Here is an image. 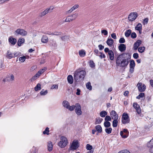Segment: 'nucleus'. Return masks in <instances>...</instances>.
<instances>
[{
  "mask_svg": "<svg viewBox=\"0 0 153 153\" xmlns=\"http://www.w3.org/2000/svg\"><path fill=\"white\" fill-rule=\"evenodd\" d=\"M131 55L128 53H123L119 55L116 60L117 66L122 68L127 67L128 63V59L131 58Z\"/></svg>",
  "mask_w": 153,
  "mask_h": 153,
  "instance_id": "obj_1",
  "label": "nucleus"
},
{
  "mask_svg": "<svg viewBox=\"0 0 153 153\" xmlns=\"http://www.w3.org/2000/svg\"><path fill=\"white\" fill-rule=\"evenodd\" d=\"M86 74V72L84 70H81L78 69L75 71L74 73V77L75 84L77 82L83 81Z\"/></svg>",
  "mask_w": 153,
  "mask_h": 153,
  "instance_id": "obj_2",
  "label": "nucleus"
},
{
  "mask_svg": "<svg viewBox=\"0 0 153 153\" xmlns=\"http://www.w3.org/2000/svg\"><path fill=\"white\" fill-rule=\"evenodd\" d=\"M61 141L59 143V146L61 148L65 147L68 143V140L66 137L62 136L60 138Z\"/></svg>",
  "mask_w": 153,
  "mask_h": 153,
  "instance_id": "obj_3",
  "label": "nucleus"
},
{
  "mask_svg": "<svg viewBox=\"0 0 153 153\" xmlns=\"http://www.w3.org/2000/svg\"><path fill=\"white\" fill-rule=\"evenodd\" d=\"M130 119L129 116L126 113H124L122 117V122L123 124L128 123L130 122Z\"/></svg>",
  "mask_w": 153,
  "mask_h": 153,
  "instance_id": "obj_4",
  "label": "nucleus"
},
{
  "mask_svg": "<svg viewBox=\"0 0 153 153\" xmlns=\"http://www.w3.org/2000/svg\"><path fill=\"white\" fill-rule=\"evenodd\" d=\"M138 16L136 12L131 13L129 15L128 19L129 21L132 22L134 21Z\"/></svg>",
  "mask_w": 153,
  "mask_h": 153,
  "instance_id": "obj_5",
  "label": "nucleus"
},
{
  "mask_svg": "<svg viewBox=\"0 0 153 153\" xmlns=\"http://www.w3.org/2000/svg\"><path fill=\"white\" fill-rule=\"evenodd\" d=\"M138 91L140 92H143L146 89V86L145 84L142 85V83L139 82L137 85Z\"/></svg>",
  "mask_w": 153,
  "mask_h": 153,
  "instance_id": "obj_6",
  "label": "nucleus"
},
{
  "mask_svg": "<svg viewBox=\"0 0 153 153\" xmlns=\"http://www.w3.org/2000/svg\"><path fill=\"white\" fill-rule=\"evenodd\" d=\"M15 32L22 36H26L27 34V32L22 29H18L15 31Z\"/></svg>",
  "mask_w": 153,
  "mask_h": 153,
  "instance_id": "obj_7",
  "label": "nucleus"
},
{
  "mask_svg": "<svg viewBox=\"0 0 153 153\" xmlns=\"http://www.w3.org/2000/svg\"><path fill=\"white\" fill-rule=\"evenodd\" d=\"M79 145L78 141H74L69 149L71 150H76L79 147Z\"/></svg>",
  "mask_w": 153,
  "mask_h": 153,
  "instance_id": "obj_8",
  "label": "nucleus"
},
{
  "mask_svg": "<svg viewBox=\"0 0 153 153\" xmlns=\"http://www.w3.org/2000/svg\"><path fill=\"white\" fill-rule=\"evenodd\" d=\"M110 115L112 119H118V115L116 111L114 110H112L110 112Z\"/></svg>",
  "mask_w": 153,
  "mask_h": 153,
  "instance_id": "obj_9",
  "label": "nucleus"
},
{
  "mask_svg": "<svg viewBox=\"0 0 153 153\" xmlns=\"http://www.w3.org/2000/svg\"><path fill=\"white\" fill-rule=\"evenodd\" d=\"M133 106L136 109L137 113L139 114L141 112V110L140 108V105L137 103L134 102L133 103Z\"/></svg>",
  "mask_w": 153,
  "mask_h": 153,
  "instance_id": "obj_10",
  "label": "nucleus"
},
{
  "mask_svg": "<svg viewBox=\"0 0 153 153\" xmlns=\"http://www.w3.org/2000/svg\"><path fill=\"white\" fill-rule=\"evenodd\" d=\"M8 42L10 45H14L16 43L17 40L16 39L10 36L8 39Z\"/></svg>",
  "mask_w": 153,
  "mask_h": 153,
  "instance_id": "obj_11",
  "label": "nucleus"
},
{
  "mask_svg": "<svg viewBox=\"0 0 153 153\" xmlns=\"http://www.w3.org/2000/svg\"><path fill=\"white\" fill-rule=\"evenodd\" d=\"M52 10V9L51 10L50 8H47L43 12L39 13V16L40 17L43 16L46 14H47L48 13L50 12V11Z\"/></svg>",
  "mask_w": 153,
  "mask_h": 153,
  "instance_id": "obj_12",
  "label": "nucleus"
},
{
  "mask_svg": "<svg viewBox=\"0 0 153 153\" xmlns=\"http://www.w3.org/2000/svg\"><path fill=\"white\" fill-rule=\"evenodd\" d=\"M147 147L150 148L149 150L151 152L153 153V140L152 139L147 143Z\"/></svg>",
  "mask_w": 153,
  "mask_h": 153,
  "instance_id": "obj_13",
  "label": "nucleus"
},
{
  "mask_svg": "<svg viewBox=\"0 0 153 153\" xmlns=\"http://www.w3.org/2000/svg\"><path fill=\"white\" fill-rule=\"evenodd\" d=\"M118 48L119 50L122 52L126 50V47L125 44H122L120 45Z\"/></svg>",
  "mask_w": 153,
  "mask_h": 153,
  "instance_id": "obj_14",
  "label": "nucleus"
},
{
  "mask_svg": "<svg viewBox=\"0 0 153 153\" xmlns=\"http://www.w3.org/2000/svg\"><path fill=\"white\" fill-rule=\"evenodd\" d=\"M106 43L110 47H111L113 44L114 40L111 38H108L106 42Z\"/></svg>",
  "mask_w": 153,
  "mask_h": 153,
  "instance_id": "obj_15",
  "label": "nucleus"
},
{
  "mask_svg": "<svg viewBox=\"0 0 153 153\" xmlns=\"http://www.w3.org/2000/svg\"><path fill=\"white\" fill-rule=\"evenodd\" d=\"M53 149V145L51 141H49L48 143V150L49 152H51Z\"/></svg>",
  "mask_w": 153,
  "mask_h": 153,
  "instance_id": "obj_16",
  "label": "nucleus"
},
{
  "mask_svg": "<svg viewBox=\"0 0 153 153\" xmlns=\"http://www.w3.org/2000/svg\"><path fill=\"white\" fill-rule=\"evenodd\" d=\"M6 54V56L7 58L9 59H11L12 58H14L13 53L12 54L9 50L7 51Z\"/></svg>",
  "mask_w": 153,
  "mask_h": 153,
  "instance_id": "obj_17",
  "label": "nucleus"
},
{
  "mask_svg": "<svg viewBox=\"0 0 153 153\" xmlns=\"http://www.w3.org/2000/svg\"><path fill=\"white\" fill-rule=\"evenodd\" d=\"M25 42V39L23 38H20L19 39L17 42V44L19 47L21 46L22 44H23Z\"/></svg>",
  "mask_w": 153,
  "mask_h": 153,
  "instance_id": "obj_18",
  "label": "nucleus"
},
{
  "mask_svg": "<svg viewBox=\"0 0 153 153\" xmlns=\"http://www.w3.org/2000/svg\"><path fill=\"white\" fill-rule=\"evenodd\" d=\"M48 37L46 35H43L42 39V42L44 43H46L48 42Z\"/></svg>",
  "mask_w": 153,
  "mask_h": 153,
  "instance_id": "obj_19",
  "label": "nucleus"
},
{
  "mask_svg": "<svg viewBox=\"0 0 153 153\" xmlns=\"http://www.w3.org/2000/svg\"><path fill=\"white\" fill-rule=\"evenodd\" d=\"M67 80L68 82L70 84H72L73 83V78L71 75H70L68 76Z\"/></svg>",
  "mask_w": 153,
  "mask_h": 153,
  "instance_id": "obj_20",
  "label": "nucleus"
},
{
  "mask_svg": "<svg viewBox=\"0 0 153 153\" xmlns=\"http://www.w3.org/2000/svg\"><path fill=\"white\" fill-rule=\"evenodd\" d=\"M109 59L111 60H113L114 58V54L112 50H110V52L108 53Z\"/></svg>",
  "mask_w": 153,
  "mask_h": 153,
  "instance_id": "obj_21",
  "label": "nucleus"
},
{
  "mask_svg": "<svg viewBox=\"0 0 153 153\" xmlns=\"http://www.w3.org/2000/svg\"><path fill=\"white\" fill-rule=\"evenodd\" d=\"M95 128L96 131H97L99 133H100L102 131V128L101 126L100 125H98L96 126Z\"/></svg>",
  "mask_w": 153,
  "mask_h": 153,
  "instance_id": "obj_22",
  "label": "nucleus"
},
{
  "mask_svg": "<svg viewBox=\"0 0 153 153\" xmlns=\"http://www.w3.org/2000/svg\"><path fill=\"white\" fill-rule=\"evenodd\" d=\"M79 7V5L78 4H76L74 6L70 9L68 11V13H70L72 12L75 9Z\"/></svg>",
  "mask_w": 153,
  "mask_h": 153,
  "instance_id": "obj_23",
  "label": "nucleus"
},
{
  "mask_svg": "<svg viewBox=\"0 0 153 153\" xmlns=\"http://www.w3.org/2000/svg\"><path fill=\"white\" fill-rule=\"evenodd\" d=\"M62 104L63 106L66 108H68V107L69 105V104L68 102L66 100L63 101L62 102Z\"/></svg>",
  "mask_w": 153,
  "mask_h": 153,
  "instance_id": "obj_24",
  "label": "nucleus"
},
{
  "mask_svg": "<svg viewBox=\"0 0 153 153\" xmlns=\"http://www.w3.org/2000/svg\"><path fill=\"white\" fill-rule=\"evenodd\" d=\"M118 119H114L112 121V126L113 127H116L118 125Z\"/></svg>",
  "mask_w": 153,
  "mask_h": 153,
  "instance_id": "obj_25",
  "label": "nucleus"
},
{
  "mask_svg": "<svg viewBox=\"0 0 153 153\" xmlns=\"http://www.w3.org/2000/svg\"><path fill=\"white\" fill-rule=\"evenodd\" d=\"M131 33V30L130 29L127 30L126 31L125 33V36L127 37H128Z\"/></svg>",
  "mask_w": 153,
  "mask_h": 153,
  "instance_id": "obj_26",
  "label": "nucleus"
},
{
  "mask_svg": "<svg viewBox=\"0 0 153 153\" xmlns=\"http://www.w3.org/2000/svg\"><path fill=\"white\" fill-rule=\"evenodd\" d=\"M135 30H142V25L140 23H139L135 27Z\"/></svg>",
  "mask_w": 153,
  "mask_h": 153,
  "instance_id": "obj_27",
  "label": "nucleus"
},
{
  "mask_svg": "<svg viewBox=\"0 0 153 153\" xmlns=\"http://www.w3.org/2000/svg\"><path fill=\"white\" fill-rule=\"evenodd\" d=\"M103 120V119L102 118H100L99 117L98 118V119H97V118H96V121L95 123V124L96 125L98 124H100L102 121Z\"/></svg>",
  "mask_w": 153,
  "mask_h": 153,
  "instance_id": "obj_28",
  "label": "nucleus"
},
{
  "mask_svg": "<svg viewBox=\"0 0 153 153\" xmlns=\"http://www.w3.org/2000/svg\"><path fill=\"white\" fill-rule=\"evenodd\" d=\"M107 114V112L105 111H101L100 113V116L102 117H105Z\"/></svg>",
  "mask_w": 153,
  "mask_h": 153,
  "instance_id": "obj_29",
  "label": "nucleus"
},
{
  "mask_svg": "<svg viewBox=\"0 0 153 153\" xmlns=\"http://www.w3.org/2000/svg\"><path fill=\"white\" fill-rule=\"evenodd\" d=\"M135 63L134 61L133 60H131L130 61L129 64L130 68H134L135 66Z\"/></svg>",
  "mask_w": 153,
  "mask_h": 153,
  "instance_id": "obj_30",
  "label": "nucleus"
},
{
  "mask_svg": "<svg viewBox=\"0 0 153 153\" xmlns=\"http://www.w3.org/2000/svg\"><path fill=\"white\" fill-rule=\"evenodd\" d=\"M104 125L105 127L109 128L111 126V123L109 121H105L104 123Z\"/></svg>",
  "mask_w": 153,
  "mask_h": 153,
  "instance_id": "obj_31",
  "label": "nucleus"
},
{
  "mask_svg": "<svg viewBox=\"0 0 153 153\" xmlns=\"http://www.w3.org/2000/svg\"><path fill=\"white\" fill-rule=\"evenodd\" d=\"M79 55L80 56H84L85 55V53L84 50H81L79 51Z\"/></svg>",
  "mask_w": 153,
  "mask_h": 153,
  "instance_id": "obj_32",
  "label": "nucleus"
},
{
  "mask_svg": "<svg viewBox=\"0 0 153 153\" xmlns=\"http://www.w3.org/2000/svg\"><path fill=\"white\" fill-rule=\"evenodd\" d=\"M144 97H145V94L144 93L141 92L136 97V98L138 99H139L141 98H143Z\"/></svg>",
  "mask_w": 153,
  "mask_h": 153,
  "instance_id": "obj_33",
  "label": "nucleus"
},
{
  "mask_svg": "<svg viewBox=\"0 0 153 153\" xmlns=\"http://www.w3.org/2000/svg\"><path fill=\"white\" fill-rule=\"evenodd\" d=\"M89 65L91 68H94L95 67V65L94 61L93 60H90L89 61Z\"/></svg>",
  "mask_w": 153,
  "mask_h": 153,
  "instance_id": "obj_34",
  "label": "nucleus"
},
{
  "mask_svg": "<svg viewBox=\"0 0 153 153\" xmlns=\"http://www.w3.org/2000/svg\"><path fill=\"white\" fill-rule=\"evenodd\" d=\"M145 49L144 46L140 47L138 48V51L140 53H142L144 52Z\"/></svg>",
  "mask_w": 153,
  "mask_h": 153,
  "instance_id": "obj_35",
  "label": "nucleus"
},
{
  "mask_svg": "<svg viewBox=\"0 0 153 153\" xmlns=\"http://www.w3.org/2000/svg\"><path fill=\"white\" fill-rule=\"evenodd\" d=\"M86 87L89 90H91L92 89V87L91 85V83L90 82H88L86 84Z\"/></svg>",
  "mask_w": 153,
  "mask_h": 153,
  "instance_id": "obj_36",
  "label": "nucleus"
},
{
  "mask_svg": "<svg viewBox=\"0 0 153 153\" xmlns=\"http://www.w3.org/2000/svg\"><path fill=\"white\" fill-rule=\"evenodd\" d=\"M41 89V84L39 83H38L34 88V89L35 91H37L38 90H40Z\"/></svg>",
  "mask_w": 153,
  "mask_h": 153,
  "instance_id": "obj_37",
  "label": "nucleus"
},
{
  "mask_svg": "<svg viewBox=\"0 0 153 153\" xmlns=\"http://www.w3.org/2000/svg\"><path fill=\"white\" fill-rule=\"evenodd\" d=\"M112 130V129L111 128H107L105 129L106 133L108 134L111 133Z\"/></svg>",
  "mask_w": 153,
  "mask_h": 153,
  "instance_id": "obj_38",
  "label": "nucleus"
},
{
  "mask_svg": "<svg viewBox=\"0 0 153 153\" xmlns=\"http://www.w3.org/2000/svg\"><path fill=\"white\" fill-rule=\"evenodd\" d=\"M81 108V106L80 104L79 103H76L75 104V111H76Z\"/></svg>",
  "mask_w": 153,
  "mask_h": 153,
  "instance_id": "obj_39",
  "label": "nucleus"
},
{
  "mask_svg": "<svg viewBox=\"0 0 153 153\" xmlns=\"http://www.w3.org/2000/svg\"><path fill=\"white\" fill-rule=\"evenodd\" d=\"M75 108V105H72V106H70V105L68 106V108L67 109H68L69 110L71 111H73Z\"/></svg>",
  "mask_w": 153,
  "mask_h": 153,
  "instance_id": "obj_40",
  "label": "nucleus"
},
{
  "mask_svg": "<svg viewBox=\"0 0 153 153\" xmlns=\"http://www.w3.org/2000/svg\"><path fill=\"white\" fill-rule=\"evenodd\" d=\"M49 128L48 127H46L45 130L43 131V133L44 134H46L47 135L49 134Z\"/></svg>",
  "mask_w": 153,
  "mask_h": 153,
  "instance_id": "obj_41",
  "label": "nucleus"
},
{
  "mask_svg": "<svg viewBox=\"0 0 153 153\" xmlns=\"http://www.w3.org/2000/svg\"><path fill=\"white\" fill-rule=\"evenodd\" d=\"M26 59V56H23L22 57H21L19 58V60L22 62H24Z\"/></svg>",
  "mask_w": 153,
  "mask_h": 153,
  "instance_id": "obj_42",
  "label": "nucleus"
},
{
  "mask_svg": "<svg viewBox=\"0 0 153 153\" xmlns=\"http://www.w3.org/2000/svg\"><path fill=\"white\" fill-rule=\"evenodd\" d=\"M14 58L17 57L18 56H20L21 54V53L19 52H16L15 51L13 53Z\"/></svg>",
  "mask_w": 153,
  "mask_h": 153,
  "instance_id": "obj_43",
  "label": "nucleus"
},
{
  "mask_svg": "<svg viewBox=\"0 0 153 153\" xmlns=\"http://www.w3.org/2000/svg\"><path fill=\"white\" fill-rule=\"evenodd\" d=\"M67 17L65 20V22H69L70 21H71L74 20V18H71V17Z\"/></svg>",
  "mask_w": 153,
  "mask_h": 153,
  "instance_id": "obj_44",
  "label": "nucleus"
},
{
  "mask_svg": "<svg viewBox=\"0 0 153 153\" xmlns=\"http://www.w3.org/2000/svg\"><path fill=\"white\" fill-rule=\"evenodd\" d=\"M76 114L79 116L81 115L82 114V112L81 111V108L79 110H77L75 111Z\"/></svg>",
  "mask_w": 153,
  "mask_h": 153,
  "instance_id": "obj_45",
  "label": "nucleus"
},
{
  "mask_svg": "<svg viewBox=\"0 0 153 153\" xmlns=\"http://www.w3.org/2000/svg\"><path fill=\"white\" fill-rule=\"evenodd\" d=\"M86 148L88 150H92L91 149H92L93 147L91 145L89 144H87L86 146Z\"/></svg>",
  "mask_w": 153,
  "mask_h": 153,
  "instance_id": "obj_46",
  "label": "nucleus"
},
{
  "mask_svg": "<svg viewBox=\"0 0 153 153\" xmlns=\"http://www.w3.org/2000/svg\"><path fill=\"white\" fill-rule=\"evenodd\" d=\"M111 117L108 115H106L105 117V121H111Z\"/></svg>",
  "mask_w": 153,
  "mask_h": 153,
  "instance_id": "obj_47",
  "label": "nucleus"
},
{
  "mask_svg": "<svg viewBox=\"0 0 153 153\" xmlns=\"http://www.w3.org/2000/svg\"><path fill=\"white\" fill-rule=\"evenodd\" d=\"M54 35L56 36H62L63 35V33L62 32H57L55 31L54 32Z\"/></svg>",
  "mask_w": 153,
  "mask_h": 153,
  "instance_id": "obj_48",
  "label": "nucleus"
},
{
  "mask_svg": "<svg viewBox=\"0 0 153 153\" xmlns=\"http://www.w3.org/2000/svg\"><path fill=\"white\" fill-rule=\"evenodd\" d=\"M44 90L43 89L40 92V94L41 95H45L46 94L48 93V91L47 90H45V91H43Z\"/></svg>",
  "mask_w": 153,
  "mask_h": 153,
  "instance_id": "obj_49",
  "label": "nucleus"
},
{
  "mask_svg": "<svg viewBox=\"0 0 153 153\" xmlns=\"http://www.w3.org/2000/svg\"><path fill=\"white\" fill-rule=\"evenodd\" d=\"M131 36L132 38L134 39L137 37V35L136 33L134 32H133L131 33Z\"/></svg>",
  "mask_w": 153,
  "mask_h": 153,
  "instance_id": "obj_50",
  "label": "nucleus"
},
{
  "mask_svg": "<svg viewBox=\"0 0 153 153\" xmlns=\"http://www.w3.org/2000/svg\"><path fill=\"white\" fill-rule=\"evenodd\" d=\"M149 19L148 18H146L143 20V24L145 25L146 24H147L148 23Z\"/></svg>",
  "mask_w": 153,
  "mask_h": 153,
  "instance_id": "obj_51",
  "label": "nucleus"
},
{
  "mask_svg": "<svg viewBox=\"0 0 153 153\" xmlns=\"http://www.w3.org/2000/svg\"><path fill=\"white\" fill-rule=\"evenodd\" d=\"M15 79L14 76L12 74L10 75V78L9 79H7V81H10L13 80Z\"/></svg>",
  "mask_w": 153,
  "mask_h": 153,
  "instance_id": "obj_52",
  "label": "nucleus"
},
{
  "mask_svg": "<svg viewBox=\"0 0 153 153\" xmlns=\"http://www.w3.org/2000/svg\"><path fill=\"white\" fill-rule=\"evenodd\" d=\"M125 42V40L124 38H121L119 40V42L120 43H123Z\"/></svg>",
  "mask_w": 153,
  "mask_h": 153,
  "instance_id": "obj_53",
  "label": "nucleus"
},
{
  "mask_svg": "<svg viewBox=\"0 0 153 153\" xmlns=\"http://www.w3.org/2000/svg\"><path fill=\"white\" fill-rule=\"evenodd\" d=\"M102 33H103L104 35L106 36L108 35V32L106 30H102L101 31Z\"/></svg>",
  "mask_w": 153,
  "mask_h": 153,
  "instance_id": "obj_54",
  "label": "nucleus"
},
{
  "mask_svg": "<svg viewBox=\"0 0 153 153\" xmlns=\"http://www.w3.org/2000/svg\"><path fill=\"white\" fill-rule=\"evenodd\" d=\"M133 57L135 59H137L139 57L138 54L137 53H134L133 54Z\"/></svg>",
  "mask_w": 153,
  "mask_h": 153,
  "instance_id": "obj_55",
  "label": "nucleus"
},
{
  "mask_svg": "<svg viewBox=\"0 0 153 153\" xmlns=\"http://www.w3.org/2000/svg\"><path fill=\"white\" fill-rule=\"evenodd\" d=\"M58 85H52L51 86V88L52 89H58Z\"/></svg>",
  "mask_w": 153,
  "mask_h": 153,
  "instance_id": "obj_56",
  "label": "nucleus"
},
{
  "mask_svg": "<svg viewBox=\"0 0 153 153\" xmlns=\"http://www.w3.org/2000/svg\"><path fill=\"white\" fill-rule=\"evenodd\" d=\"M99 53L101 54V55L100 56H99L102 59V58H105V56L104 54H103V53L101 52H100Z\"/></svg>",
  "mask_w": 153,
  "mask_h": 153,
  "instance_id": "obj_57",
  "label": "nucleus"
},
{
  "mask_svg": "<svg viewBox=\"0 0 153 153\" xmlns=\"http://www.w3.org/2000/svg\"><path fill=\"white\" fill-rule=\"evenodd\" d=\"M118 153H130L127 150H123L119 152Z\"/></svg>",
  "mask_w": 153,
  "mask_h": 153,
  "instance_id": "obj_58",
  "label": "nucleus"
},
{
  "mask_svg": "<svg viewBox=\"0 0 153 153\" xmlns=\"http://www.w3.org/2000/svg\"><path fill=\"white\" fill-rule=\"evenodd\" d=\"M111 36L112 38L114 39H117V36L116 34L114 33H113L111 34Z\"/></svg>",
  "mask_w": 153,
  "mask_h": 153,
  "instance_id": "obj_59",
  "label": "nucleus"
},
{
  "mask_svg": "<svg viewBox=\"0 0 153 153\" xmlns=\"http://www.w3.org/2000/svg\"><path fill=\"white\" fill-rule=\"evenodd\" d=\"M139 47L137 43H134V45L133 48L134 49L136 50H137Z\"/></svg>",
  "mask_w": 153,
  "mask_h": 153,
  "instance_id": "obj_60",
  "label": "nucleus"
},
{
  "mask_svg": "<svg viewBox=\"0 0 153 153\" xmlns=\"http://www.w3.org/2000/svg\"><path fill=\"white\" fill-rule=\"evenodd\" d=\"M77 15L76 14H74L73 15H71L70 16H68V17H71V18H74V19L76 17Z\"/></svg>",
  "mask_w": 153,
  "mask_h": 153,
  "instance_id": "obj_61",
  "label": "nucleus"
},
{
  "mask_svg": "<svg viewBox=\"0 0 153 153\" xmlns=\"http://www.w3.org/2000/svg\"><path fill=\"white\" fill-rule=\"evenodd\" d=\"M94 52L95 53V54L97 56H99L98 55L99 53V51L97 49H95L94 50Z\"/></svg>",
  "mask_w": 153,
  "mask_h": 153,
  "instance_id": "obj_62",
  "label": "nucleus"
},
{
  "mask_svg": "<svg viewBox=\"0 0 153 153\" xmlns=\"http://www.w3.org/2000/svg\"><path fill=\"white\" fill-rule=\"evenodd\" d=\"M36 149L34 146H33V148L32 151L30 153H36Z\"/></svg>",
  "mask_w": 153,
  "mask_h": 153,
  "instance_id": "obj_63",
  "label": "nucleus"
},
{
  "mask_svg": "<svg viewBox=\"0 0 153 153\" xmlns=\"http://www.w3.org/2000/svg\"><path fill=\"white\" fill-rule=\"evenodd\" d=\"M142 41L141 40H137L135 43H137V44L139 46L141 44Z\"/></svg>",
  "mask_w": 153,
  "mask_h": 153,
  "instance_id": "obj_64",
  "label": "nucleus"
}]
</instances>
